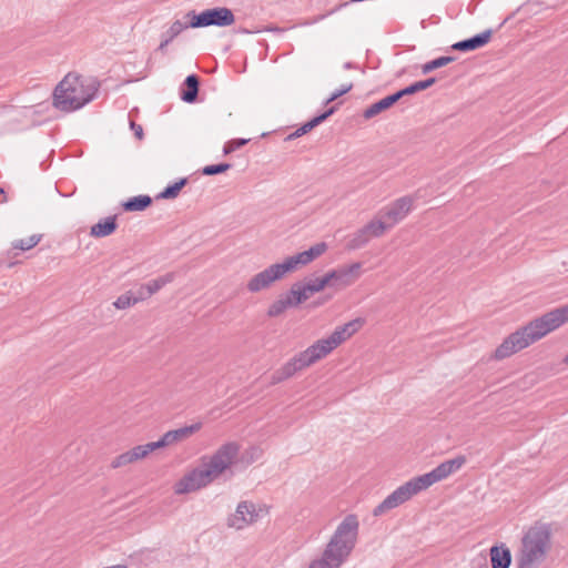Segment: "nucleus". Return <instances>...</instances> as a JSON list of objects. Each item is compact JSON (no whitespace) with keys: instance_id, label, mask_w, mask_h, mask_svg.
<instances>
[{"instance_id":"obj_36","label":"nucleus","mask_w":568,"mask_h":568,"mask_svg":"<svg viewBox=\"0 0 568 568\" xmlns=\"http://www.w3.org/2000/svg\"><path fill=\"white\" fill-rule=\"evenodd\" d=\"M347 333L343 329V326H337L335 331L325 338V344L329 345L333 349L339 346L343 342L348 339Z\"/></svg>"},{"instance_id":"obj_37","label":"nucleus","mask_w":568,"mask_h":568,"mask_svg":"<svg viewBox=\"0 0 568 568\" xmlns=\"http://www.w3.org/2000/svg\"><path fill=\"white\" fill-rule=\"evenodd\" d=\"M303 284H304L305 290L310 296L315 293L322 292L325 287L328 286L324 275L321 277L311 278V280L304 282Z\"/></svg>"},{"instance_id":"obj_39","label":"nucleus","mask_w":568,"mask_h":568,"mask_svg":"<svg viewBox=\"0 0 568 568\" xmlns=\"http://www.w3.org/2000/svg\"><path fill=\"white\" fill-rule=\"evenodd\" d=\"M41 241V235H31L30 237L26 240H18L12 243V250H21V251H28Z\"/></svg>"},{"instance_id":"obj_5","label":"nucleus","mask_w":568,"mask_h":568,"mask_svg":"<svg viewBox=\"0 0 568 568\" xmlns=\"http://www.w3.org/2000/svg\"><path fill=\"white\" fill-rule=\"evenodd\" d=\"M551 525L536 521L521 540V549L517 556V568H536L545 559L551 548Z\"/></svg>"},{"instance_id":"obj_8","label":"nucleus","mask_w":568,"mask_h":568,"mask_svg":"<svg viewBox=\"0 0 568 568\" xmlns=\"http://www.w3.org/2000/svg\"><path fill=\"white\" fill-rule=\"evenodd\" d=\"M362 264L353 263L348 266H341L324 274L327 285L331 287H346L351 285L357 277Z\"/></svg>"},{"instance_id":"obj_12","label":"nucleus","mask_w":568,"mask_h":568,"mask_svg":"<svg viewBox=\"0 0 568 568\" xmlns=\"http://www.w3.org/2000/svg\"><path fill=\"white\" fill-rule=\"evenodd\" d=\"M304 358L298 353L295 355L292 359H290L285 365H283L281 368L276 369L272 376H271V384L276 385L278 383H282L290 377H292L296 372L308 367L306 363H304Z\"/></svg>"},{"instance_id":"obj_53","label":"nucleus","mask_w":568,"mask_h":568,"mask_svg":"<svg viewBox=\"0 0 568 568\" xmlns=\"http://www.w3.org/2000/svg\"><path fill=\"white\" fill-rule=\"evenodd\" d=\"M8 201V197L6 195V192L3 187L0 186V203H6Z\"/></svg>"},{"instance_id":"obj_40","label":"nucleus","mask_w":568,"mask_h":568,"mask_svg":"<svg viewBox=\"0 0 568 568\" xmlns=\"http://www.w3.org/2000/svg\"><path fill=\"white\" fill-rule=\"evenodd\" d=\"M191 28L189 26V22L183 23L180 20L174 21L170 29L163 34V37L168 38L169 40H173L175 37H178L183 30Z\"/></svg>"},{"instance_id":"obj_33","label":"nucleus","mask_w":568,"mask_h":568,"mask_svg":"<svg viewBox=\"0 0 568 568\" xmlns=\"http://www.w3.org/2000/svg\"><path fill=\"white\" fill-rule=\"evenodd\" d=\"M290 302L282 295L278 300L274 301L267 308L266 315L268 317H277L290 308Z\"/></svg>"},{"instance_id":"obj_42","label":"nucleus","mask_w":568,"mask_h":568,"mask_svg":"<svg viewBox=\"0 0 568 568\" xmlns=\"http://www.w3.org/2000/svg\"><path fill=\"white\" fill-rule=\"evenodd\" d=\"M159 449L156 442H151L145 445H138L132 448L139 459L146 457L150 453Z\"/></svg>"},{"instance_id":"obj_24","label":"nucleus","mask_w":568,"mask_h":568,"mask_svg":"<svg viewBox=\"0 0 568 568\" xmlns=\"http://www.w3.org/2000/svg\"><path fill=\"white\" fill-rule=\"evenodd\" d=\"M273 265L276 272L278 273L281 280L285 276V274L296 271L300 266H305L300 253L293 256H288L282 263H275Z\"/></svg>"},{"instance_id":"obj_46","label":"nucleus","mask_w":568,"mask_h":568,"mask_svg":"<svg viewBox=\"0 0 568 568\" xmlns=\"http://www.w3.org/2000/svg\"><path fill=\"white\" fill-rule=\"evenodd\" d=\"M352 89H353V83H348V84L342 85L339 89H337L334 92H332L329 98L325 101V104H328V103L337 100L342 95L348 93Z\"/></svg>"},{"instance_id":"obj_54","label":"nucleus","mask_w":568,"mask_h":568,"mask_svg":"<svg viewBox=\"0 0 568 568\" xmlns=\"http://www.w3.org/2000/svg\"><path fill=\"white\" fill-rule=\"evenodd\" d=\"M125 453L129 454V458H130L131 463L139 460V458L136 457V455L134 454V452L132 449H130Z\"/></svg>"},{"instance_id":"obj_30","label":"nucleus","mask_w":568,"mask_h":568,"mask_svg":"<svg viewBox=\"0 0 568 568\" xmlns=\"http://www.w3.org/2000/svg\"><path fill=\"white\" fill-rule=\"evenodd\" d=\"M174 273L170 272L162 276H159L158 278L151 280L150 282L144 284V286L152 296L153 294L159 292L163 286L171 283L174 280Z\"/></svg>"},{"instance_id":"obj_21","label":"nucleus","mask_w":568,"mask_h":568,"mask_svg":"<svg viewBox=\"0 0 568 568\" xmlns=\"http://www.w3.org/2000/svg\"><path fill=\"white\" fill-rule=\"evenodd\" d=\"M291 307H297L310 298L303 282H295L291 288L284 294Z\"/></svg>"},{"instance_id":"obj_22","label":"nucleus","mask_w":568,"mask_h":568,"mask_svg":"<svg viewBox=\"0 0 568 568\" xmlns=\"http://www.w3.org/2000/svg\"><path fill=\"white\" fill-rule=\"evenodd\" d=\"M152 203L153 199L150 195L141 194L129 197L126 201L121 203V206L125 212H141L150 207Z\"/></svg>"},{"instance_id":"obj_26","label":"nucleus","mask_w":568,"mask_h":568,"mask_svg":"<svg viewBox=\"0 0 568 568\" xmlns=\"http://www.w3.org/2000/svg\"><path fill=\"white\" fill-rule=\"evenodd\" d=\"M336 110H337V105H333V106L328 108L327 110H325L324 112L313 116L311 120H308L307 122L303 123L297 129L298 130V134L302 136V135L311 132L314 128H316L317 125L323 123L326 119H328L331 115H333Z\"/></svg>"},{"instance_id":"obj_55","label":"nucleus","mask_w":568,"mask_h":568,"mask_svg":"<svg viewBox=\"0 0 568 568\" xmlns=\"http://www.w3.org/2000/svg\"><path fill=\"white\" fill-rule=\"evenodd\" d=\"M344 68H345V69H354V68H356V65H355L353 62H349V61H348V62H345V63H344Z\"/></svg>"},{"instance_id":"obj_34","label":"nucleus","mask_w":568,"mask_h":568,"mask_svg":"<svg viewBox=\"0 0 568 568\" xmlns=\"http://www.w3.org/2000/svg\"><path fill=\"white\" fill-rule=\"evenodd\" d=\"M261 454L262 450L258 447L251 446L241 454L240 459L235 458V463L233 465H236L239 462L245 466L251 465L261 456ZM236 457H239V455Z\"/></svg>"},{"instance_id":"obj_16","label":"nucleus","mask_w":568,"mask_h":568,"mask_svg":"<svg viewBox=\"0 0 568 568\" xmlns=\"http://www.w3.org/2000/svg\"><path fill=\"white\" fill-rule=\"evenodd\" d=\"M199 90L200 77L196 74H190L182 83L180 97L186 103H194L197 101Z\"/></svg>"},{"instance_id":"obj_57","label":"nucleus","mask_w":568,"mask_h":568,"mask_svg":"<svg viewBox=\"0 0 568 568\" xmlns=\"http://www.w3.org/2000/svg\"><path fill=\"white\" fill-rule=\"evenodd\" d=\"M328 298H329V297H327V298H325V300H322V301H318V302H316L315 304H316V305H321V304H323L324 302H326Z\"/></svg>"},{"instance_id":"obj_31","label":"nucleus","mask_w":568,"mask_h":568,"mask_svg":"<svg viewBox=\"0 0 568 568\" xmlns=\"http://www.w3.org/2000/svg\"><path fill=\"white\" fill-rule=\"evenodd\" d=\"M456 60L453 55H442L434 60H430L422 65V72L424 74L430 73L436 69L443 68Z\"/></svg>"},{"instance_id":"obj_1","label":"nucleus","mask_w":568,"mask_h":568,"mask_svg":"<svg viewBox=\"0 0 568 568\" xmlns=\"http://www.w3.org/2000/svg\"><path fill=\"white\" fill-rule=\"evenodd\" d=\"M568 323V304L556 307L508 335L495 349L493 358L500 361L528 347L548 333Z\"/></svg>"},{"instance_id":"obj_56","label":"nucleus","mask_w":568,"mask_h":568,"mask_svg":"<svg viewBox=\"0 0 568 568\" xmlns=\"http://www.w3.org/2000/svg\"><path fill=\"white\" fill-rule=\"evenodd\" d=\"M266 30L267 31H278V32L282 31V29L278 27H268Z\"/></svg>"},{"instance_id":"obj_38","label":"nucleus","mask_w":568,"mask_h":568,"mask_svg":"<svg viewBox=\"0 0 568 568\" xmlns=\"http://www.w3.org/2000/svg\"><path fill=\"white\" fill-rule=\"evenodd\" d=\"M233 165L231 163H227V162H222V163H217V164H210V165H205L202 170H201V173L203 175H206V176H212V175H216V174H221V173H225L226 171H229Z\"/></svg>"},{"instance_id":"obj_7","label":"nucleus","mask_w":568,"mask_h":568,"mask_svg":"<svg viewBox=\"0 0 568 568\" xmlns=\"http://www.w3.org/2000/svg\"><path fill=\"white\" fill-rule=\"evenodd\" d=\"M413 205L412 196H403L395 200L390 205L379 211L378 216L386 220V224L390 225V229L404 220L410 212Z\"/></svg>"},{"instance_id":"obj_11","label":"nucleus","mask_w":568,"mask_h":568,"mask_svg":"<svg viewBox=\"0 0 568 568\" xmlns=\"http://www.w3.org/2000/svg\"><path fill=\"white\" fill-rule=\"evenodd\" d=\"M202 427V423H195L189 426H184L178 429L166 432L159 440H156V445L160 448L168 447L175 443L182 442L187 437L192 436L196 432H199Z\"/></svg>"},{"instance_id":"obj_28","label":"nucleus","mask_w":568,"mask_h":568,"mask_svg":"<svg viewBox=\"0 0 568 568\" xmlns=\"http://www.w3.org/2000/svg\"><path fill=\"white\" fill-rule=\"evenodd\" d=\"M187 178L179 179L174 183L165 186L164 190L156 195V199L173 200L178 197L182 189L187 184Z\"/></svg>"},{"instance_id":"obj_15","label":"nucleus","mask_w":568,"mask_h":568,"mask_svg":"<svg viewBox=\"0 0 568 568\" xmlns=\"http://www.w3.org/2000/svg\"><path fill=\"white\" fill-rule=\"evenodd\" d=\"M333 348L329 345L325 344V338L318 339L313 345L307 347L305 351L301 352V356L304 358V363L307 366L313 365L317 361L327 356Z\"/></svg>"},{"instance_id":"obj_49","label":"nucleus","mask_w":568,"mask_h":568,"mask_svg":"<svg viewBox=\"0 0 568 568\" xmlns=\"http://www.w3.org/2000/svg\"><path fill=\"white\" fill-rule=\"evenodd\" d=\"M133 296L134 298H136V303L139 301H143V300H146L151 296V294L148 292L146 287L144 286V284H142L135 293H133Z\"/></svg>"},{"instance_id":"obj_52","label":"nucleus","mask_w":568,"mask_h":568,"mask_svg":"<svg viewBox=\"0 0 568 568\" xmlns=\"http://www.w3.org/2000/svg\"><path fill=\"white\" fill-rule=\"evenodd\" d=\"M301 135L298 134V130L296 129L294 132H292L291 134H288L285 140L286 141H291V140H294V139H297L300 138Z\"/></svg>"},{"instance_id":"obj_51","label":"nucleus","mask_w":568,"mask_h":568,"mask_svg":"<svg viewBox=\"0 0 568 568\" xmlns=\"http://www.w3.org/2000/svg\"><path fill=\"white\" fill-rule=\"evenodd\" d=\"M170 42H171V40H169L168 38H164V39L162 40V42L160 43V45H159L158 50H159V51L164 52L165 48L168 47V44H169Z\"/></svg>"},{"instance_id":"obj_45","label":"nucleus","mask_w":568,"mask_h":568,"mask_svg":"<svg viewBox=\"0 0 568 568\" xmlns=\"http://www.w3.org/2000/svg\"><path fill=\"white\" fill-rule=\"evenodd\" d=\"M433 473L435 474V478L437 481H440L447 478L449 475H452V471L446 460L439 464L436 468H434Z\"/></svg>"},{"instance_id":"obj_44","label":"nucleus","mask_w":568,"mask_h":568,"mask_svg":"<svg viewBox=\"0 0 568 568\" xmlns=\"http://www.w3.org/2000/svg\"><path fill=\"white\" fill-rule=\"evenodd\" d=\"M364 324L363 318H355L348 323L342 325L343 329L347 333L348 337H352Z\"/></svg>"},{"instance_id":"obj_3","label":"nucleus","mask_w":568,"mask_h":568,"mask_svg":"<svg viewBox=\"0 0 568 568\" xmlns=\"http://www.w3.org/2000/svg\"><path fill=\"white\" fill-rule=\"evenodd\" d=\"M359 523L356 515H347L337 526L320 559L308 568H339L355 548Z\"/></svg>"},{"instance_id":"obj_32","label":"nucleus","mask_w":568,"mask_h":568,"mask_svg":"<svg viewBox=\"0 0 568 568\" xmlns=\"http://www.w3.org/2000/svg\"><path fill=\"white\" fill-rule=\"evenodd\" d=\"M368 235L365 233V230L359 229L357 232H355L352 236V239L347 242L346 248L347 250H358L364 247L369 242Z\"/></svg>"},{"instance_id":"obj_60","label":"nucleus","mask_w":568,"mask_h":568,"mask_svg":"<svg viewBox=\"0 0 568 568\" xmlns=\"http://www.w3.org/2000/svg\"><path fill=\"white\" fill-rule=\"evenodd\" d=\"M242 31H243L244 33H250V31H248V30H246V29H243Z\"/></svg>"},{"instance_id":"obj_17","label":"nucleus","mask_w":568,"mask_h":568,"mask_svg":"<svg viewBox=\"0 0 568 568\" xmlns=\"http://www.w3.org/2000/svg\"><path fill=\"white\" fill-rule=\"evenodd\" d=\"M435 483H437V480L435 478V474L432 470L424 475L412 478L409 481L404 484V487L406 488L408 495L412 498L414 495L427 489Z\"/></svg>"},{"instance_id":"obj_23","label":"nucleus","mask_w":568,"mask_h":568,"mask_svg":"<svg viewBox=\"0 0 568 568\" xmlns=\"http://www.w3.org/2000/svg\"><path fill=\"white\" fill-rule=\"evenodd\" d=\"M437 82V78L430 77L425 80L416 81L398 91H396L397 98L400 100L406 95H413L415 93H418L420 91H424L430 87H433Z\"/></svg>"},{"instance_id":"obj_59","label":"nucleus","mask_w":568,"mask_h":568,"mask_svg":"<svg viewBox=\"0 0 568 568\" xmlns=\"http://www.w3.org/2000/svg\"><path fill=\"white\" fill-rule=\"evenodd\" d=\"M16 263H9L8 267H12Z\"/></svg>"},{"instance_id":"obj_48","label":"nucleus","mask_w":568,"mask_h":568,"mask_svg":"<svg viewBox=\"0 0 568 568\" xmlns=\"http://www.w3.org/2000/svg\"><path fill=\"white\" fill-rule=\"evenodd\" d=\"M131 464V460L129 458V454L126 453H123V454H120L119 456H116L112 463H111V467L112 468H119V467H123V466H126Z\"/></svg>"},{"instance_id":"obj_43","label":"nucleus","mask_w":568,"mask_h":568,"mask_svg":"<svg viewBox=\"0 0 568 568\" xmlns=\"http://www.w3.org/2000/svg\"><path fill=\"white\" fill-rule=\"evenodd\" d=\"M248 141V139H234L226 142L223 148L224 155H229L237 149L244 146Z\"/></svg>"},{"instance_id":"obj_19","label":"nucleus","mask_w":568,"mask_h":568,"mask_svg":"<svg viewBox=\"0 0 568 568\" xmlns=\"http://www.w3.org/2000/svg\"><path fill=\"white\" fill-rule=\"evenodd\" d=\"M118 229V215H111L101 219L98 223L91 226L90 235L92 237H105L113 234Z\"/></svg>"},{"instance_id":"obj_35","label":"nucleus","mask_w":568,"mask_h":568,"mask_svg":"<svg viewBox=\"0 0 568 568\" xmlns=\"http://www.w3.org/2000/svg\"><path fill=\"white\" fill-rule=\"evenodd\" d=\"M347 333L343 329V326H337L335 331L325 338V344L329 345L333 349L339 346L343 342L348 339Z\"/></svg>"},{"instance_id":"obj_14","label":"nucleus","mask_w":568,"mask_h":568,"mask_svg":"<svg viewBox=\"0 0 568 568\" xmlns=\"http://www.w3.org/2000/svg\"><path fill=\"white\" fill-rule=\"evenodd\" d=\"M408 499H410V496L408 495L404 485H402L374 508L373 515L375 517L381 516L386 511L398 507Z\"/></svg>"},{"instance_id":"obj_41","label":"nucleus","mask_w":568,"mask_h":568,"mask_svg":"<svg viewBox=\"0 0 568 568\" xmlns=\"http://www.w3.org/2000/svg\"><path fill=\"white\" fill-rule=\"evenodd\" d=\"M136 303V298H134L132 292H128L125 294L120 295L113 305L119 310H124L134 305Z\"/></svg>"},{"instance_id":"obj_13","label":"nucleus","mask_w":568,"mask_h":568,"mask_svg":"<svg viewBox=\"0 0 568 568\" xmlns=\"http://www.w3.org/2000/svg\"><path fill=\"white\" fill-rule=\"evenodd\" d=\"M494 31L487 29L478 34H475L468 39L460 40L452 44L450 49L459 52H469L485 47L493 37Z\"/></svg>"},{"instance_id":"obj_58","label":"nucleus","mask_w":568,"mask_h":568,"mask_svg":"<svg viewBox=\"0 0 568 568\" xmlns=\"http://www.w3.org/2000/svg\"><path fill=\"white\" fill-rule=\"evenodd\" d=\"M562 363H565V364H567V365H568V353H567V354H566V356L564 357Z\"/></svg>"},{"instance_id":"obj_10","label":"nucleus","mask_w":568,"mask_h":568,"mask_svg":"<svg viewBox=\"0 0 568 568\" xmlns=\"http://www.w3.org/2000/svg\"><path fill=\"white\" fill-rule=\"evenodd\" d=\"M281 277L276 272L274 265H270L262 272L255 274L246 284V290L251 293H258L263 290H267L271 285L280 281Z\"/></svg>"},{"instance_id":"obj_27","label":"nucleus","mask_w":568,"mask_h":568,"mask_svg":"<svg viewBox=\"0 0 568 568\" xmlns=\"http://www.w3.org/2000/svg\"><path fill=\"white\" fill-rule=\"evenodd\" d=\"M362 229L365 230V233L368 235L369 239L381 237L390 230V225H387L386 220H383V217L377 215Z\"/></svg>"},{"instance_id":"obj_4","label":"nucleus","mask_w":568,"mask_h":568,"mask_svg":"<svg viewBox=\"0 0 568 568\" xmlns=\"http://www.w3.org/2000/svg\"><path fill=\"white\" fill-rule=\"evenodd\" d=\"M100 83L84 84L80 75L68 73L55 87L52 105L63 112H72L90 103L97 95Z\"/></svg>"},{"instance_id":"obj_6","label":"nucleus","mask_w":568,"mask_h":568,"mask_svg":"<svg viewBox=\"0 0 568 568\" xmlns=\"http://www.w3.org/2000/svg\"><path fill=\"white\" fill-rule=\"evenodd\" d=\"M189 18V26L193 29L215 27H229L235 22L233 11L226 7H214L202 12L191 10L185 14Z\"/></svg>"},{"instance_id":"obj_50","label":"nucleus","mask_w":568,"mask_h":568,"mask_svg":"<svg viewBox=\"0 0 568 568\" xmlns=\"http://www.w3.org/2000/svg\"><path fill=\"white\" fill-rule=\"evenodd\" d=\"M130 126L133 130L135 138L138 140H142L144 136L142 126L140 124L135 123L134 121H131Z\"/></svg>"},{"instance_id":"obj_9","label":"nucleus","mask_w":568,"mask_h":568,"mask_svg":"<svg viewBox=\"0 0 568 568\" xmlns=\"http://www.w3.org/2000/svg\"><path fill=\"white\" fill-rule=\"evenodd\" d=\"M257 517L258 514L253 503L241 501L237 505L235 513L229 517L227 525L229 527L242 529L256 521Z\"/></svg>"},{"instance_id":"obj_25","label":"nucleus","mask_w":568,"mask_h":568,"mask_svg":"<svg viewBox=\"0 0 568 568\" xmlns=\"http://www.w3.org/2000/svg\"><path fill=\"white\" fill-rule=\"evenodd\" d=\"M273 265L276 272L278 273L281 280L285 276V274L296 271L300 266H305L300 253L293 256H288L282 263H275Z\"/></svg>"},{"instance_id":"obj_18","label":"nucleus","mask_w":568,"mask_h":568,"mask_svg":"<svg viewBox=\"0 0 568 568\" xmlns=\"http://www.w3.org/2000/svg\"><path fill=\"white\" fill-rule=\"evenodd\" d=\"M398 101H399V99L397 98L395 92L392 94H388L385 98L376 101L375 103H373L368 108H366L363 112V118L365 120L373 119L376 115L381 114L382 112L390 109Z\"/></svg>"},{"instance_id":"obj_47","label":"nucleus","mask_w":568,"mask_h":568,"mask_svg":"<svg viewBox=\"0 0 568 568\" xmlns=\"http://www.w3.org/2000/svg\"><path fill=\"white\" fill-rule=\"evenodd\" d=\"M452 474L459 470L466 464V457L464 455H459L453 459L446 460Z\"/></svg>"},{"instance_id":"obj_29","label":"nucleus","mask_w":568,"mask_h":568,"mask_svg":"<svg viewBox=\"0 0 568 568\" xmlns=\"http://www.w3.org/2000/svg\"><path fill=\"white\" fill-rule=\"evenodd\" d=\"M327 251V244L325 242L316 243L315 245L311 246L308 250L300 252V255L304 262L305 265L310 264L317 257H320L322 254H324Z\"/></svg>"},{"instance_id":"obj_20","label":"nucleus","mask_w":568,"mask_h":568,"mask_svg":"<svg viewBox=\"0 0 568 568\" xmlns=\"http://www.w3.org/2000/svg\"><path fill=\"white\" fill-rule=\"evenodd\" d=\"M491 568H509L511 552L504 544L494 545L489 551Z\"/></svg>"},{"instance_id":"obj_2","label":"nucleus","mask_w":568,"mask_h":568,"mask_svg":"<svg viewBox=\"0 0 568 568\" xmlns=\"http://www.w3.org/2000/svg\"><path fill=\"white\" fill-rule=\"evenodd\" d=\"M237 454H240L239 443L229 442L223 444L209 457L207 462L203 458L204 468H194L176 483L175 493L187 494L206 487L233 466Z\"/></svg>"}]
</instances>
